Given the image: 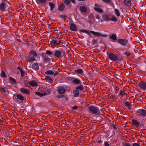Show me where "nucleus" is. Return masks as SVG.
Returning a JSON list of instances; mask_svg holds the SVG:
<instances>
[{"mask_svg":"<svg viewBox=\"0 0 146 146\" xmlns=\"http://www.w3.org/2000/svg\"><path fill=\"white\" fill-rule=\"evenodd\" d=\"M13 98L15 100L21 103L25 101V97L19 94H14L13 96Z\"/></svg>","mask_w":146,"mask_h":146,"instance_id":"nucleus-1","label":"nucleus"},{"mask_svg":"<svg viewBox=\"0 0 146 146\" xmlns=\"http://www.w3.org/2000/svg\"><path fill=\"white\" fill-rule=\"evenodd\" d=\"M108 57L110 60L113 61H117L118 60V55L115 53L109 54Z\"/></svg>","mask_w":146,"mask_h":146,"instance_id":"nucleus-2","label":"nucleus"},{"mask_svg":"<svg viewBox=\"0 0 146 146\" xmlns=\"http://www.w3.org/2000/svg\"><path fill=\"white\" fill-rule=\"evenodd\" d=\"M90 111L95 115H98L99 114L100 111L96 107L90 106L89 108Z\"/></svg>","mask_w":146,"mask_h":146,"instance_id":"nucleus-3","label":"nucleus"},{"mask_svg":"<svg viewBox=\"0 0 146 146\" xmlns=\"http://www.w3.org/2000/svg\"><path fill=\"white\" fill-rule=\"evenodd\" d=\"M58 91L60 94H63L68 91V87L66 86H63L58 88Z\"/></svg>","mask_w":146,"mask_h":146,"instance_id":"nucleus-4","label":"nucleus"},{"mask_svg":"<svg viewBox=\"0 0 146 146\" xmlns=\"http://www.w3.org/2000/svg\"><path fill=\"white\" fill-rule=\"evenodd\" d=\"M39 91L40 92H37L36 94L40 97H42L46 95L47 93L46 90L44 88H40L39 89Z\"/></svg>","mask_w":146,"mask_h":146,"instance_id":"nucleus-5","label":"nucleus"},{"mask_svg":"<svg viewBox=\"0 0 146 146\" xmlns=\"http://www.w3.org/2000/svg\"><path fill=\"white\" fill-rule=\"evenodd\" d=\"M136 114L139 116H143L146 115V112L143 109H139L137 110Z\"/></svg>","mask_w":146,"mask_h":146,"instance_id":"nucleus-6","label":"nucleus"},{"mask_svg":"<svg viewBox=\"0 0 146 146\" xmlns=\"http://www.w3.org/2000/svg\"><path fill=\"white\" fill-rule=\"evenodd\" d=\"M123 4L127 7L131 6L132 5V0H124Z\"/></svg>","mask_w":146,"mask_h":146,"instance_id":"nucleus-7","label":"nucleus"},{"mask_svg":"<svg viewBox=\"0 0 146 146\" xmlns=\"http://www.w3.org/2000/svg\"><path fill=\"white\" fill-rule=\"evenodd\" d=\"M118 42L123 46H125L127 43V40L125 39H119L118 40Z\"/></svg>","mask_w":146,"mask_h":146,"instance_id":"nucleus-8","label":"nucleus"},{"mask_svg":"<svg viewBox=\"0 0 146 146\" xmlns=\"http://www.w3.org/2000/svg\"><path fill=\"white\" fill-rule=\"evenodd\" d=\"M139 86L142 90H145L146 88V83L143 82H140L139 84Z\"/></svg>","mask_w":146,"mask_h":146,"instance_id":"nucleus-9","label":"nucleus"},{"mask_svg":"<svg viewBox=\"0 0 146 146\" xmlns=\"http://www.w3.org/2000/svg\"><path fill=\"white\" fill-rule=\"evenodd\" d=\"M100 6L98 4H95L94 9L96 11L100 13H102L103 12V10L102 9L100 8Z\"/></svg>","mask_w":146,"mask_h":146,"instance_id":"nucleus-10","label":"nucleus"},{"mask_svg":"<svg viewBox=\"0 0 146 146\" xmlns=\"http://www.w3.org/2000/svg\"><path fill=\"white\" fill-rule=\"evenodd\" d=\"M91 33L95 36L98 37H102L104 36V35L101 34L99 32H95L94 31H91Z\"/></svg>","mask_w":146,"mask_h":146,"instance_id":"nucleus-11","label":"nucleus"},{"mask_svg":"<svg viewBox=\"0 0 146 146\" xmlns=\"http://www.w3.org/2000/svg\"><path fill=\"white\" fill-rule=\"evenodd\" d=\"M61 55V52L60 50L56 51L54 53V56L56 58L59 57Z\"/></svg>","mask_w":146,"mask_h":146,"instance_id":"nucleus-12","label":"nucleus"},{"mask_svg":"<svg viewBox=\"0 0 146 146\" xmlns=\"http://www.w3.org/2000/svg\"><path fill=\"white\" fill-rule=\"evenodd\" d=\"M70 29L72 31H75L77 30V28L74 24H71L70 25Z\"/></svg>","mask_w":146,"mask_h":146,"instance_id":"nucleus-13","label":"nucleus"},{"mask_svg":"<svg viewBox=\"0 0 146 146\" xmlns=\"http://www.w3.org/2000/svg\"><path fill=\"white\" fill-rule=\"evenodd\" d=\"M29 84L32 86H36L38 84V83L34 80L30 81L29 82Z\"/></svg>","mask_w":146,"mask_h":146,"instance_id":"nucleus-14","label":"nucleus"},{"mask_svg":"<svg viewBox=\"0 0 146 146\" xmlns=\"http://www.w3.org/2000/svg\"><path fill=\"white\" fill-rule=\"evenodd\" d=\"M132 123L136 127H137L139 125V123L136 120H132Z\"/></svg>","mask_w":146,"mask_h":146,"instance_id":"nucleus-15","label":"nucleus"},{"mask_svg":"<svg viewBox=\"0 0 146 146\" xmlns=\"http://www.w3.org/2000/svg\"><path fill=\"white\" fill-rule=\"evenodd\" d=\"M21 91L23 93L28 94L29 93V92L28 90L24 88H22L20 89Z\"/></svg>","mask_w":146,"mask_h":146,"instance_id":"nucleus-16","label":"nucleus"},{"mask_svg":"<svg viewBox=\"0 0 146 146\" xmlns=\"http://www.w3.org/2000/svg\"><path fill=\"white\" fill-rule=\"evenodd\" d=\"M57 38H53L51 41V44L53 46H56V45Z\"/></svg>","mask_w":146,"mask_h":146,"instance_id":"nucleus-17","label":"nucleus"},{"mask_svg":"<svg viewBox=\"0 0 146 146\" xmlns=\"http://www.w3.org/2000/svg\"><path fill=\"white\" fill-rule=\"evenodd\" d=\"M103 19L106 21H110V18L108 15L106 14H104L102 17Z\"/></svg>","mask_w":146,"mask_h":146,"instance_id":"nucleus-18","label":"nucleus"},{"mask_svg":"<svg viewBox=\"0 0 146 146\" xmlns=\"http://www.w3.org/2000/svg\"><path fill=\"white\" fill-rule=\"evenodd\" d=\"M35 60V58L34 57L29 56L27 58L26 60V61L27 62H30Z\"/></svg>","mask_w":146,"mask_h":146,"instance_id":"nucleus-19","label":"nucleus"},{"mask_svg":"<svg viewBox=\"0 0 146 146\" xmlns=\"http://www.w3.org/2000/svg\"><path fill=\"white\" fill-rule=\"evenodd\" d=\"M110 37L113 42L117 40L116 35L115 34H113L110 36Z\"/></svg>","mask_w":146,"mask_h":146,"instance_id":"nucleus-20","label":"nucleus"},{"mask_svg":"<svg viewBox=\"0 0 146 146\" xmlns=\"http://www.w3.org/2000/svg\"><path fill=\"white\" fill-rule=\"evenodd\" d=\"M33 68L35 70H37L39 68V66L36 63H33L32 65Z\"/></svg>","mask_w":146,"mask_h":146,"instance_id":"nucleus-21","label":"nucleus"},{"mask_svg":"<svg viewBox=\"0 0 146 146\" xmlns=\"http://www.w3.org/2000/svg\"><path fill=\"white\" fill-rule=\"evenodd\" d=\"M80 9L82 12H85L87 11V8L86 7L82 6L80 7Z\"/></svg>","mask_w":146,"mask_h":146,"instance_id":"nucleus-22","label":"nucleus"},{"mask_svg":"<svg viewBox=\"0 0 146 146\" xmlns=\"http://www.w3.org/2000/svg\"><path fill=\"white\" fill-rule=\"evenodd\" d=\"M70 2L73 3H74L75 2V0H64V2L67 5H69Z\"/></svg>","mask_w":146,"mask_h":146,"instance_id":"nucleus-23","label":"nucleus"},{"mask_svg":"<svg viewBox=\"0 0 146 146\" xmlns=\"http://www.w3.org/2000/svg\"><path fill=\"white\" fill-rule=\"evenodd\" d=\"M119 95L121 97H124L125 95V91L123 90H121L120 92Z\"/></svg>","mask_w":146,"mask_h":146,"instance_id":"nucleus-24","label":"nucleus"},{"mask_svg":"<svg viewBox=\"0 0 146 146\" xmlns=\"http://www.w3.org/2000/svg\"><path fill=\"white\" fill-rule=\"evenodd\" d=\"M30 56L33 55L34 56L36 57L37 55L36 52L34 50L31 51L29 53Z\"/></svg>","mask_w":146,"mask_h":146,"instance_id":"nucleus-25","label":"nucleus"},{"mask_svg":"<svg viewBox=\"0 0 146 146\" xmlns=\"http://www.w3.org/2000/svg\"><path fill=\"white\" fill-rule=\"evenodd\" d=\"M73 83L76 84H79L80 82V81L77 79H74L72 81Z\"/></svg>","mask_w":146,"mask_h":146,"instance_id":"nucleus-26","label":"nucleus"},{"mask_svg":"<svg viewBox=\"0 0 146 146\" xmlns=\"http://www.w3.org/2000/svg\"><path fill=\"white\" fill-rule=\"evenodd\" d=\"M74 96L75 97H77L79 94V91L77 90H75L73 92Z\"/></svg>","mask_w":146,"mask_h":146,"instance_id":"nucleus-27","label":"nucleus"},{"mask_svg":"<svg viewBox=\"0 0 146 146\" xmlns=\"http://www.w3.org/2000/svg\"><path fill=\"white\" fill-rule=\"evenodd\" d=\"M38 3L43 4L46 3V0H36Z\"/></svg>","mask_w":146,"mask_h":146,"instance_id":"nucleus-28","label":"nucleus"},{"mask_svg":"<svg viewBox=\"0 0 146 146\" xmlns=\"http://www.w3.org/2000/svg\"><path fill=\"white\" fill-rule=\"evenodd\" d=\"M49 5L50 8V10L51 11L53 10L54 8V3L52 2H50L49 3Z\"/></svg>","mask_w":146,"mask_h":146,"instance_id":"nucleus-29","label":"nucleus"},{"mask_svg":"<svg viewBox=\"0 0 146 146\" xmlns=\"http://www.w3.org/2000/svg\"><path fill=\"white\" fill-rule=\"evenodd\" d=\"M9 80L11 83L13 84H15L16 82L14 78L11 77L9 78Z\"/></svg>","mask_w":146,"mask_h":146,"instance_id":"nucleus-30","label":"nucleus"},{"mask_svg":"<svg viewBox=\"0 0 146 146\" xmlns=\"http://www.w3.org/2000/svg\"><path fill=\"white\" fill-rule=\"evenodd\" d=\"M91 31H90L89 30H82L81 31L82 32L87 34L89 35H90V33H91Z\"/></svg>","mask_w":146,"mask_h":146,"instance_id":"nucleus-31","label":"nucleus"},{"mask_svg":"<svg viewBox=\"0 0 146 146\" xmlns=\"http://www.w3.org/2000/svg\"><path fill=\"white\" fill-rule=\"evenodd\" d=\"M65 7L64 5L62 4L58 7V10L60 11H62Z\"/></svg>","mask_w":146,"mask_h":146,"instance_id":"nucleus-32","label":"nucleus"},{"mask_svg":"<svg viewBox=\"0 0 146 146\" xmlns=\"http://www.w3.org/2000/svg\"><path fill=\"white\" fill-rule=\"evenodd\" d=\"M45 74L48 75H52L54 74V72L51 70L45 72Z\"/></svg>","mask_w":146,"mask_h":146,"instance_id":"nucleus-33","label":"nucleus"},{"mask_svg":"<svg viewBox=\"0 0 146 146\" xmlns=\"http://www.w3.org/2000/svg\"><path fill=\"white\" fill-rule=\"evenodd\" d=\"M76 72L77 73L80 74H82L83 73V70L81 69H80L76 70Z\"/></svg>","mask_w":146,"mask_h":146,"instance_id":"nucleus-34","label":"nucleus"},{"mask_svg":"<svg viewBox=\"0 0 146 146\" xmlns=\"http://www.w3.org/2000/svg\"><path fill=\"white\" fill-rule=\"evenodd\" d=\"M0 9L2 11H3L5 10L4 4L3 3L1 4L0 6Z\"/></svg>","mask_w":146,"mask_h":146,"instance_id":"nucleus-35","label":"nucleus"},{"mask_svg":"<svg viewBox=\"0 0 146 146\" xmlns=\"http://www.w3.org/2000/svg\"><path fill=\"white\" fill-rule=\"evenodd\" d=\"M0 90L2 92L5 94H7V90H5L4 88H0Z\"/></svg>","mask_w":146,"mask_h":146,"instance_id":"nucleus-36","label":"nucleus"},{"mask_svg":"<svg viewBox=\"0 0 146 146\" xmlns=\"http://www.w3.org/2000/svg\"><path fill=\"white\" fill-rule=\"evenodd\" d=\"M114 12L115 14V15L117 16H120V13L119 11L116 9H115L114 10Z\"/></svg>","mask_w":146,"mask_h":146,"instance_id":"nucleus-37","label":"nucleus"},{"mask_svg":"<svg viewBox=\"0 0 146 146\" xmlns=\"http://www.w3.org/2000/svg\"><path fill=\"white\" fill-rule=\"evenodd\" d=\"M110 21H116L117 20V18L115 16H113V17L112 18H110Z\"/></svg>","mask_w":146,"mask_h":146,"instance_id":"nucleus-38","label":"nucleus"},{"mask_svg":"<svg viewBox=\"0 0 146 146\" xmlns=\"http://www.w3.org/2000/svg\"><path fill=\"white\" fill-rule=\"evenodd\" d=\"M18 68L20 70L21 72V76L22 77H23L24 76V72L22 70L21 68L19 67H18Z\"/></svg>","mask_w":146,"mask_h":146,"instance_id":"nucleus-39","label":"nucleus"},{"mask_svg":"<svg viewBox=\"0 0 146 146\" xmlns=\"http://www.w3.org/2000/svg\"><path fill=\"white\" fill-rule=\"evenodd\" d=\"M43 59L44 61H47L49 60V58L46 55H45Z\"/></svg>","mask_w":146,"mask_h":146,"instance_id":"nucleus-40","label":"nucleus"},{"mask_svg":"<svg viewBox=\"0 0 146 146\" xmlns=\"http://www.w3.org/2000/svg\"><path fill=\"white\" fill-rule=\"evenodd\" d=\"M1 76L2 77L5 78V77H6L7 76L5 73L3 71H2L1 72Z\"/></svg>","mask_w":146,"mask_h":146,"instance_id":"nucleus-41","label":"nucleus"},{"mask_svg":"<svg viewBox=\"0 0 146 146\" xmlns=\"http://www.w3.org/2000/svg\"><path fill=\"white\" fill-rule=\"evenodd\" d=\"M76 89L82 90L83 89V87L82 86H79L76 88Z\"/></svg>","mask_w":146,"mask_h":146,"instance_id":"nucleus-42","label":"nucleus"},{"mask_svg":"<svg viewBox=\"0 0 146 146\" xmlns=\"http://www.w3.org/2000/svg\"><path fill=\"white\" fill-rule=\"evenodd\" d=\"M61 40L59 38H57L56 46L58 45L61 43Z\"/></svg>","mask_w":146,"mask_h":146,"instance_id":"nucleus-43","label":"nucleus"},{"mask_svg":"<svg viewBox=\"0 0 146 146\" xmlns=\"http://www.w3.org/2000/svg\"><path fill=\"white\" fill-rule=\"evenodd\" d=\"M46 53L49 55L51 54L52 52L50 50H47L46 51Z\"/></svg>","mask_w":146,"mask_h":146,"instance_id":"nucleus-44","label":"nucleus"},{"mask_svg":"<svg viewBox=\"0 0 146 146\" xmlns=\"http://www.w3.org/2000/svg\"><path fill=\"white\" fill-rule=\"evenodd\" d=\"M125 105L127 107V108L128 109H129L130 108V107H129V103H128L127 102H125Z\"/></svg>","mask_w":146,"mask_h":146,"instance_id":"nucleus-45","label":"nucleus"},{"mask_svg":"<svg viewBox=\"0 0 146 146\" xmlns=\"http://www.w3.org/2000/svg\"><path fill=\"white\" fill-rule=\"evenodd\" d=\"M133 146H140V145L137 143H135L133 144Z\"/></svg>","mask_w":146,"mask_h":146,"instance_id":"nucleus-46","label":"nucleus"},{"mask_svg":"<svg viewBox=\"0 0 146 146\" xmlns=\"http://www.w3.org/2000/svg\"><path fill=\"white\" fill-rule=\"evenodd\" d=\"M119 89V88L118 87H116L115 92L116 93H117L118 92Z\"/></svg>","mask_w":146,"mask_h":146,"instance_id":"nucleus-47","label":"nucleus"},{"mask_svg":"<svg viewBox=\"0 0 146 146\" xmlns=\"http://www.w3.org/2000/svg\"><path fill=\"white\" fill-rule=\"evenodd\" d=\"M96 18L97 19H98V22H99V20L100 19V16H99V15H96Z\"/></svg>","mask_w":146,"mask_h":146,"instance_id":"nucleus-48","label":"nucleus"},{"mask_svg":"<svg viewBox=\"0 0 146 146\" xmlns=\"http://www.w3.org/2000/svg\"><path fill=\"white\" fill-rule=\"evenodd\" d=\"M104 145H105V146H110V144L108 143L107 141L106 142L104 143Z\"/></svg>","mask_w":146,"mask_h":146,"instance_id":"nucleus-49","label":"nucleus"},{"mask_svg":"<svg viewBox=\"0 0 146 146\" xmlns=\"http://www.w3.org/2000/svg\"><path fill=\"white\" fill-rule=\"evenodd\" d=\"M124 146H131L130 145L127 143H125L124 144Z\"/></svg>","mask_w":146,"mask_h":146,"instance_id":"nucleus-50","label":"nucleus"},{"mask_svg":"<svg viewBox=\"0 0 146 146\" xmlns=\"http://www.w3.org/2000/svg\"><path fill=\"white\" fill-rule=\"evenodd\" d=\"M125 54L126 56H128L130 54V53L128 52H125Z\"/></svg>","mask_w":146,"mask_h":146,"instance_id":"nucleus-51","label":"nucleus"},{"mask_svg":"<svg viewBox=\"0 0 146 146\" xmlns=\"http://www.w3.org/2000/svg\"><path fill=\"white\" fill-rule=\"evenodd\" d=\"M77 108V107L76 106H74L72 108V109L73 110H76Z\"/></svg>","mask_w":146,"mask_h":146,"instance_id":"nucleus-52","label":"nucleus"},{"mask_svg":"<svg viewBox=\"0 0 146 146\" xmlns=\"http://www.w3.org/2000/svg\"><path fill=\"white\" fill-rule=\"evenodd\" d=\"M47 79H48V80H51V79L50 78H47Z\"/></svg>","mask_w":146,"mask_h":146,"instance_id":"nucleus-53","label":"nucleus"},{"mask_svg":"<svg viewBox=\"0 0 146 146\" xmlns=\"http://www.w3.org/2000/svg\"><path fill=\"white\" fill-rule=\"evenodd\" d=\"M47 92H48L49 93H50V90H47Z\"/></svg>","mask_w":146,"mask_h":146,"instance_id":"nucleus-54","label":"nucleus"},{"mask_svg":"<svg viewBox=\"0 0 146 146\" xmlns=\"http://www.w3.org/2000/svg\"><path fill=\"white\" fill-rule=\"evenodd\" d=\"M78 1H84L85 0H78Z\"/></svg>","mask_w":146,"mask_h":146,"instance_id":"nucleus-55","label":"nucleus"}]
</instances>
